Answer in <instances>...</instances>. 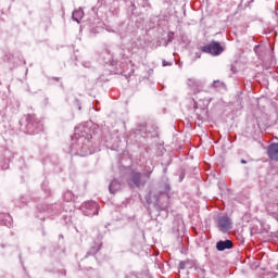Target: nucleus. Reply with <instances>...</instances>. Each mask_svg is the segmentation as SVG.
I'll use <instances>...</instances> for the list:
<instances>
[{
    "mask_svg": "<svg viewBox=\"0 0 278 278\" xmlns=\"http://www.w3.org/2000/svg\"><path fill=\"white\" fill-rule=\"evenodd\" d=\"M164 190H159L156 192H150L146 195V201L148 205H154L159 212H165V216H168V205H170V184L165 182L163 185Z\"/></svg>",
    "mask_w": 278,
    "mask_h": 278,
    "instance_id": "f257e3e1",
    "label": "nucleus"
},
{
    "mask_svg": "<svg viewBox=\"0 0 278 278\" xmlns=\"http://www.w3.org/2000/svg\"><path fill=\"white\" fill-rule=\"evenodd\" d=\"M127 184L130 188H144V186H147V180L142 178V173L132 170Z\"/></svg>",
    "mask_w": 278,
    "mask_h": 278,
    "instance_id": "f03ea898",
    "label": "nucleus"
},
{
    "mask_svg": "<svg viewBox=\"0 0 278 278\" xmlns=\"http://www.w3.org/2000/svg\"><path fill=\"white\" fill-rule=\"evenodd\" d=\"M202 53H210V55H220L225 49L218 41H211L208 45L201 47Z\"/></svg>",
    "mask_w": 278,
    "mask_h": 278,
    "instance_id": "7ed1b4c3",
    "label": "nucleus"
},
{
    "mask_svg": "<svg viewBox=\"0 0 278 278\" xmlns=\"http://www.w3.org/2000/svg\"><path fill=\"white\" fill-rule=\"evenodd\" d=\"M216 224L219 231H222L223 233H227V231L231 229V225H232L231 218H229V216L227 215L217 216Z\"/></svg>",
    "mask_w": 278,
    "mask_h": 278,
    "instance_id": "20e7f679",
    "label": "nucleus"
},
{
    "mask_svg": "<svg viewBox=\"0 0 278 278\" xmlns=\"http://www.w3.org/2000/svg\"><path fill=\"white\" fill-rule=\"evenodd\" d=\"M26 123L28 134H38L36 128L40 125V122L36 118V114H28L26 116Z\"/></svg>",
    "mask_w": 278,
    "mask_h": 278,
    "instance_id": "39448f33",
    "label": "nucleus"
},
{
    "mask_svg": "<svg viewBox=\"0 0 278 278\" xmlns=\"http://www.w3.org/2000/svg\"><path fill=\"white\" fill-rule=\"evenodd\" d=\"M85 208L86 216H97V214H99V203L97 202H85Z\"/></svg>",
    "mask_w": 278,
    "mask_h": 278,
    "instance_id": "423d86ee",
    "label": "nucleus"
},
{
    "mask_svg": "<svg viewBox=\"0 0 278 278\" xmlns=\"http://www.w3.org/2000/svg\"><path fill=\"white\" fill-rule=\"evenodd\" d=\"M267 157L271 160V162H278V143L274 142L267 147Z\"/></svg>",
    "mask_w": 278,
    "mask_h": 278,
    "instance_id": "0eeeda50",
    "label": "nucleus"
},
{
    "mask_svg": "<svg viewBox=\"0 0 278 278\" xmlns=\"http://www.w3.org/2000/svg\"><path fill=\"white\" fill-rule=\"evenodd\" d=\"M187 86L192 88L194 94H198V92H201V89L203 88V81L197 80L195 78H189L187 80Z\"/></svg>",
    "mask_w": 278,
    "mask_h": 278,
    "instance_id": "6e6552de",
    "label": "nucleus"
},
{
    "mask_svg": "<svg viewBox=\"0 0 278 278\" xmlns=\"http://www.w3.org/2000/svg\"><path fill=\"white\" fill-rule=\"evenodd\" d=\"M216 249L217 251H227L229 249H233V242H231L229 239H226L225 241L219 240L216 243Z\"/></svg>",
    "mask_w": 278,
    "mask_h": 278,
    "instance_id": "1a4fd4ad",
    "label": "nucleus"
},
{
    "mask_svg": "<svg viewBox=\"0 0 278 278\" xmlns=\"http://www.w3.org/2000/svg\"><path fill=\"white\" fill-rule=\"evenodd\" d=\"M122 188L121 181L117 179H113L111 184L109 185V191L111 194H116Z\"/></svg>",
    "mask_w": 278,
    "mask_h": 278,
    "instance_id": "9d476101",
    "label": "nucleus"
},
{
    "mask_svg": "<svg viewBox=\"0 0 278 278\" xmlns=\"http://www.w3.org/2000/svg\"><path fill=\"white\" fill-rule=\"evenodd\" d=\"M73 21H76V23H81V18H84V9L79 8L75 10L72 14Z\"/></svg>",
    "mask_w": 278,
    "mask_h": 278,
    "instance_id": "9b49d317",
    "label": "nucleus"
},
{
    "mask_svg": "<svg viewBox=\"0 0 278 278\" xmlns=\"http://www.w3.org/2000/svg\"><path fill=\"white\" fill-rule=\"evenodd\" d=\"M135 134L137 136H142V138H146L147 137V124L146 123L139 124L137 126V128L135 129Z\"/></svg>",
    "mask_w": 278,
    "mask_h": 278,
    "instance_id": "f8f14e48",
    "label": "nucleus"
},
{
    "mask_svg": "<svg viewBox=\"0 0 278 278\" xmlns=\"http://www.w3.org/2000/svg\"><path fill=\"white\" fill-rule=\"evenodd\" d=\"M0 225H4V227H12V216L1 214Z\"/></svg>",
    "mask_w": 278,
    "mask_h": 278,
    "instance_id": "ddd939ff",
    "label": "nucleus"
},
{
    "mask_svg": "<svg viewBox=\"0 0 278 278\" xmlns=\"http://www.w3.org/2000/svg\"><path fill=\"white\" fill-rule=\"evenodd\" d=\"M101 247H102V243H94V245L91 247L90 251L87 252L86 257H88L89 255H97V253L101 251Z\"/></svg>",
    "mask_w": 278,
    "mask_h": 278,
    "instance_id": "4468645a",
    "label": "nucleus"
},
{
    "mask_svg": "<svg viewBox=\"0 0 278 278\" xmlns=\"http://www.w3.org/2000/svg\"><path fill=\"white\" fill-rule=\"evenodd\" d=\"M212 88H215L216 90H220V89L225 88V83H223L220 80H214L212 83Z\"/></svg>",
    "mask_w": 278,
    "mask_h": 278,
    "instance_id": "2eb2a0df",
    "label": "nucleus"
},
{
    "mask_svg": "<svg viewBox=\"0 0 278 278\" xmlns=\"http://www.w3.org/2000/svg\"><path fill=\"white\" fill-rule=\"evenodd\" d=\"M167 42L164 45V47H168V43L169 42H173V38H175V33L173 31H169L168 35H167Z\"/></svg>",
    "mask_w": 278,
    "mask_h": 278,
    "instance_id": "dca6fc26",
    "label": "nucleus"
},
{
    "mask_svg": "<svg viewBox=\"0 0 278 278\" xmlns=\"http://www.w3.org/2000/svg\"><path fill=\"white\" fill-rule=\"evenodd\" d=\"M153 173V168L146 169V172L142 174V177H147V179H151V175Z\"/></svg>",
    "mask_w": 278,
    "mask_h": 278,
    "instance_id": "f3484780",
    "label": "nucleus"
},
{
    "mask_svg": "<svg viewBox=\"0 0 278 278\" xmlns=\"http://www.w3.org/2000/svg\"><path fill=\"white\" fill-rule=\"evenodd\" d=\"M186 264H187L186 261H180V262H179V269H180V270H186Z\"/></svg>",
    "mask_w": 278,
    "mask_h": 278,
    "instance_id": "a211bd4d",
    "label": "nucleus"
},
{
    "mask_svg": "<svg viewBox=\"0 0 278 278\" xmlns=\"http://www.w3.org/2000/svg\"><path fill=\"white\" fill-rule=\"evenodd\" d=\"M230 71H231L232 74H236L238 70L236 68V65L231 64L230 65Z\"/></svg>",
    "mask_w": 278,
    "mask_h": 278,
    "instance_id": "6ab92c4d",
    "label": "nucleus"
},
{
    "mask_svg": "<svg viewBox=\"0 0 278 278\" xmlns=\"http://www.w3.org/2000/svg\"><path fill=\"white\" fill-rule=\"evenodd\" d=\"M162 64H163V66H172L173 65V63L166 62V60H163Z\"/></svg>",
    "mask_w": 278,
    "mask_h": 278,
    "instance_id": "aec40b11",
    "label": "nucleus"
},
{
    "mask_svg": "<svg viewBox=\"0 0 278 278\" xmlns=\"http://www.w3.org/2000/svg\"><path fill=\"white\" fill-rule=\"evenodd\" d=\"M65 197H68L70 201H72V200H73V193H72V192H67V193H65Z\"/></svg>",
    "mask_w": 278,
    "mask_h": 278,
    "instance_id": "412c9836",
    "label": "nucleus"
},
{
    "mask_svg": "<svg viewBox=\"0 0 278 278\" xmlns=\"http://www.w3.org/2000/svg\"><path fill=\"white\" fill-rule=\"evenodd\" d=\"M49 80L51 81H60V77H50Z\"/></svg>",
    "mask_w": 278,
    "mask_h": 278,
    "instance_id": "4be33fe9",
    "label": "nucleus"
},
{
    "mask_svg": "<svg viewBox=\"0 0 278 278\" xmlns=\"http://www.w3.org/2000/svg\"><path fill=\"white\" fill-rule=\"evenodd\" d=\"M51 207H49V206H46L45 208H43V212H48V214H50L51 213Z\"/></svg>",
    "mask_w": 278,
    "mask_h": 278,
    "instance_id": "5701e85b",
    "label": "nucleus"
},
{
    "mask_svg": "<svg viewBox=\"0 0 278 278\" xmlns=\"http://www.w3.org/2000/svg\"><path fill=\"white\" fill-rule=\"evenodd\" d=\"M193 108L194 110H199V103L197 101H194Z\"/></svg>",
    "mask_w": 278,
    "mask_h": 278,
    "instance_id": "b1692460",
    "label": "nucleus"
},
{
    "mask_svg": "<svg viewBox=\"0 0 278 278\" xmlns=\"http://www.w3.org/2000/svg\"><path fill=\"white\" fill-rule=\"evenodd\" d=\"M241 164H247V160L242 159L241 161Z\"/></svg>",
    "mask_w": 278,
    "mask_h": 278,
    "instance_id": "393cba45",
    "label": "nucleus"
},
{
    "mask_svg": "<svg viewBox=\"0 0 278 278\" xmlns=\"http://www.w3.org/2000/svg\"><path fill=\"white\" fill-rule=\"evenodd\" d=\"M257 49H258V47H257V46H255V47H254V51H257Z\"/></svg>",
    "mask_w": 278,
    "mask_h": 278,
    "instance_id": "a878e982",
    "label": "nucleus"
},
{
    "mask_svg": "<svg viewBox=\"0 0 278 278\" xmlns=\"http://www.w3.org/2000/svg\"><path fill=\"white\" fill-rule=\"evenodd\" d=\"M180 181H184V176H180Z\"/></svg>",
    "mask_w": 278,
    "mask_h": 278,
    "instance_id": "bb28decb",
    "label": "nucleus"
},
{
    "mask_svg": "<svg viewBox=\"0 0 278 278\" xmlns=\"http://www.w3.org/2000/svg\"><path fill=\"white\" fill-rule=\"evenodd\" d=\"M79 129H80V131H84V127H80Z\"/></svg>",
    "mask_w": 278,
    "mask_h": 278,
    "instance_id": "cd10ccee",
    "label": "nucleus"
}]
</instances>
